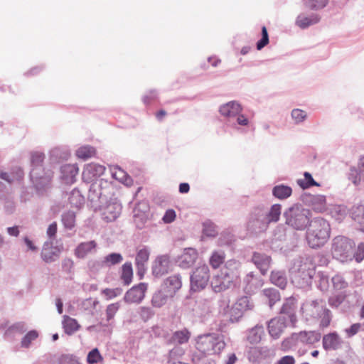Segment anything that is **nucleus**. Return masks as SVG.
<instances>
[{"label":"nucleus","instance_id":"nucleus-10","mask_svg":"<svg viewBox=\"0 0 364 364\" xmlns=\"http://www.w3.org/2000/svg\"><path fill=\"white\" fill-rule=\"evenodd\" d=\"M209 279L210 273L208 265L205 264L199 265L191 274V289L193 291L203 289L207 286Z\"/></svg>","mask_w":364,"mask_h":364},{"label":"nucleus","instance_id":"nucleus-29","mask_svg":"<svg viewBox=\"0 0 364 364\" xmlns=\"http://www.w3.org/2000/svg\"><path fill=\"white\" fill-rule=\"evenodd\" d=\"M170 298H172V296L160 287L159 290L154 293L151 297V306L160 309L167 303Z\"/></svg>","mask_w":364,"mask_h":364},{"label":"nucleus","instance_id":"nucleus-43","mask_svg":"<svg viewBox=\"0 0 364 364\" xmlns=\"http://www.w3.org/2000/svg\"><path fill=\"white\" fill-rule=\"evenodd\" d=\"M263 296L268 299L269 306L272 308L276 302L280 300V294L274 288L264 289L262 291Z\"/></svg>","mask_w":364,"mask_h":364},{"label":"nucleus","instance_id":"nucleus-3","mask_svg":"<svg viewBox=\"0 0 364 364\" xmlns=\"http://www.w3.org/2000/svg\"><path fill=\"white\" fill-rule=\"evenodd\" d=\"M225 346L223 336L216 333L201 334L196 338V348L204 355L220 354Z\"/></svg>","mask_w":364,"mask_h":364},{"label":"nucleus","instance_id":"nucleus-19","mask_svg":"<svg viewBox=\"0 0 364 364\" xmlns=\"http://www.w3.org/2000/svg\"><path fill=\"white\" fill-rule=\"evenodd\" d=\"M169 266V257L167 255H159L153 262L152 273L155 277H161L168 273Z\"/></svg>","mask_w":364,"mask_h":364},{"label":"nucleus","instance_id":"nucleus-55","mask_svg":"<svg viewBox=\"0 0 364 364\" xmlns=\"http://www.w3.org/2000/svg\"><path fill=\"white\" fill-rule=\"evenodd\" d=\"M291 116L295 124H301L307 118L306 112L301 109H294L291 112Z\"/></svg>","mask_w":364,"mask_h":364},{"label":"nucleus","instance_id":"nucleus-54","mask_svg":"<svg viewBox=\"0 0 364 364\" xmlns=\"http://www.w3.org/2000/svg\"><path fill=\"white\" fill-rule=\"evenodd\" d=\"M203 232L205 235L208 237H213L217 233V227L216 225L210 220L205 221L203 224Z\"/></svg>","mask_w":364,"mask_h":364},{"label":"nucleus","instance_id":"nucleus-34","mask_svg":"<svg viewBox=\"0 0 364 364\" xmlns=\"http://www.w3.org/2000/svg\"><path fill=\"white\" fill-rule=\"evenodd\" d=\"M272 192L275 198L279 200H285L291 196L292 188L289 186L279 184L274 186Z\"/></svg>","mask_w":364,"mask_h":364},{"label":"nucleus","instance_id":"nucleus-59","mask_svg":"<svg viewBox=\"0 0 364 364\" xmlns=\"http://www.w3.org/2000/svg\"><path fill=\"white\" fill-rule=\"evenodd\" d=\"M269 43V35L265 26H262V38L257 43V49L258 50H262L264 46H266Z\"/></svg>","mask_w":364,"mask_h":364},{"label":"nucleus","instance_id":"nucleus-48","mask_svg":"<svg viewBox=\"0 0 364 364\" xmlns=\"http://www.w3.org/2000/svg\"><path fill=\"white\" fill-rule=\"evenodd\" d=\"M304 178L301 179H297L296 183L297 184L302 188V189H307L311 186H319L320 185L314 181L313 178L311 174L309 172H304Z\"/></svg>","mask_w":364,"mask_h":364},{"label":"nucleus","instance_id":"nucleus-9","mask_svg":"<svg viewBox=\"0 0 364 364\" xmlns=\"http://www.w3.org/2000/svg\"><path fill=\"white\" fill-rule=\"evenodd\" d=\"M237 277V272H230L226 269L213 277L210 285L215 292H222L230 288Z\"/></svg>","mask_w":364,"mask_h":364},{"label":"nucleus","instance_id":"nucleus-50","mask_svg":"<svg viewBox=\"0 0 364 364\" xmlns=\"http://www.w3.org/2000/svg\"><path fill=\"white\" fill-rule=\"evenodd\" d=\"M190 336V331L187 328H183L181 331H176L173 334L172 339L178 344H183L188 341Z\"/></svg>","mask_w":364,"mask_h":364},{"label":"nucleus","instance_id":"nucleus-12","mask_svg":"<svg viewBox=\"0 0 364 364\" xmlns=\"http://www.w3.org/2000/svg\"><path fill=\"white\" fill-rule=\"evenodd\" d=\"M53 177L51 171H38L37 169L31 170L30 178L37 193L43 194L50 187Z\"/></svg>","mask_w":364,"mask_h":364},{"label":"nucleus","instance_id":"nucleus-47","mask_svg":"<svg viewBox=\"0 0 364 364\" xmlns=\"http://www.w3.org/2000/svg\"><path fill=\"white\" fill-rule=\"evenodd\" d=\"M133 269L131 262H126L122 267L121 279L125 285H129L132 281Z\"/></svg>","mask_w":364,"mask_h":364},{"label":"nucleus","instance_id":"nucleus-32","mask_svg":"<svg viewBox=\"0 0 364 364\" xmlns=\"http://www.w3.org/2000/svg\"><path fill=\"white\" fill-rule=\"evenodd\" d=\"M351 218L364 228V200L355 204L350 210Z\"/></svg>","mask_w":364,"mask_h":364},{"label":"nucleus","instance_id":"nucleus-24","mask_svg":"<svg viewBox=\"0 0 364 364\" xmlns=\"http://www.w3.org/2000/svg\"><path fill=\"white\" fill-rule=\"evenodd\" d=\"M252 261L263 275L267 273L270 267L271 257L266 254L254 252Z\"/></svg>","mask_w":364,"mask_h":364},{"label":"nucleus","instance_id":"nucleus-62","mask_svg":"<svg viewBox=\"0 0 364 364\" xmlns=\"http://www.w3.org/2000/svg\"><path fill=\"white\" fill-rule=\"evenodd\" d=\"M101 359L102 356L97 348H94L90 352H89L87 358V362L90 364L97 363Z\"/></svg>","mask_w":364,"mask_h":364},{"label":"nucleus","instance_id":"nucleus-6","mask_svg":"<svg viewBox=\"0 0 364 364\" xmlns=\"http://www.w3.org/2000/svg\"><path fill=\"white\" fill-rule=\"evenodd\" d=\"M242 107L237 101H230L220 107L219 112L227 119L229 126L247 125L249 121L242 114Z\"/></svg>","mask_w":364,"mask_h":364},{"label":"nucleus","instance_id":"nucleus-4","mask_svg":"<svg viewBox=\"0 0 364 364\" xmlns=\"http://www.w3.org/2000/svg\"><path fill=\"white\" fill-rule=\"evenodd\" d=\"M285 223L296 230H304L311 223V212L300 204H294L284 212Z\"/></svg>","mask_w":364,"mask_h":364},{"label":"nucleus","instance_id":"nucleus-61","mask_svg":"<svg viewBox=\"0 0 364 364\" xmlns=\"http://www.w3.org/2000/svg\"><path fill=\"white\" fill-rule=\"evenodd\" d=\"M58 364H82L78 359L71 355H63L58 360Z\"/></svg>","mask_w":364,"mask_h":364},{"label":"nucleus","instance_id":"nucleus-2","mask_svg":"<svg viewBox=\"0 0 364 364\" xmlns=\"http://www.w3.org/2000/svg\"><path fill=\"white\" fill-rule=\"evenodd\" d=\"M301 310L306 320L320 319V326L322 327H327L330 324L331 312L321 299L306 300L302 304Z\"/></svg>","mask_w":364,"mask_h":364},{"label":"nucleus","instance_id":"nucleus-17","mask_svg":"<svg viewBox=\"0 0 364 364\" xmlns=\"http://www.w3.org/2000/svg\"><path fill=\"white\" fill-rule=\"evenodd\" d=\"M345 342L336 332H331L323 336L322 339L323 348L327 350L341 349Z\"/></svg>","mask_w":364,"mask_h":364},{"label":"nucleus","instance_id":"nucleus-37","mask_svg":"<svg viewBox=\"0 0 364 364\" xmlns=\"http://www.w3.org/2000/svg\"><path fill=\"white\" fill-rule=\"evenodd\" d=\"M329 211L332 218L339 222L342 221L348 213L347 207L344 205H333Z\"/></svg>","mask_w":364,"mask_h":364},{"label":"nucleus","instance_id":"nucleus-33","mask_svg":"<svg viewBox=\"0 0 364 364\" xmlns=\"http://www.w3.org/2000/svg\"><path fill=\"white\" fill-rule=\"evenodd\" d=\"M264 335V329L262 325H256L247 332V339L251 343H258Z\"/></svg>","mask_w":364,"mask_h":364},{"label":"nucleus","instance_id":"nucleus-5","mask_svg":"<svg viewBox=\"0 0 364 364\" xmlns=\"http://www.w3.org/2000/svg\"><path fill=\"white\" fill-rule=\"evenodd\" d=\"M354 247L355 243L351 240L342 235L336 236L332 240V256L341 262L352 261Z\"/></svg>","mask_w":364,"mask_h":364},{"label":"nucleus","instance_id":"nucleus-28","mask_svg":"<svg viewBox=\"0 0 364 364\" xmlns=\"http://www.w3.org/2000/svg\"><path fill=\"white\" fill-rule=\"evenodd\" d=\"M301 344V339L300 337V332L293 333L289 337L284 338L281 344V349L284 351L290 350H295Z\"/></svg>","mask_w":364,"mask_h":364},{"label":"nucleus","instance_id":"nucleus-41","mask_svg":"<svg viewBox=\"0 0 364 364\" xmlns=\"http://www.w3.org/2000/svg\"><path fill=\"white\" fill-rule=\"evenodd\" d=\"M59 257V251L56 248L43 247L41 252V258L47 263L57 260Z\"/></svg>","mask_w":364,"mask_h":364},{"label":"nucleus","instance_id":"nucleus-20","mask_svg":"<svg viewBox=\"0 0 364 364\" xmlns=\"http://www.w3.org/2000/svg\"><path fill=\"white\" fill-rule=\"evenodd\" d=\"M105 171V167L102 165L95 163L87 164L82 171V179L86 182H90L94 178L102 175Z\"/></svg>","mask_w":364,"mask_h":364},{"label":"nucleus","instance_id":"nucleus-53","mask_svg":"<svg viewBox=\"0 0 364 364\" xmlns=\"http://www.w3.org/2000/svg\"><path fill=\"white\" fill-rule=\"evenodd\" d=\"M38 337V333L36 330L28 331L22 338L21 345L23 348H28L32 341H35Z\"/></svg>","mask_w":364,"mask_h":364},{"label":"nucleus","instance_id":"nucleus-44","mask_svg":"<svg viewBox=\"0 0 364 364\" xmlns=\"http://www.w3.org/2000/svg\"><path fill=\"white\" fill-rule=\"evenodd\" d=\"M44 158V154L39 151L33 152L31 157V170L37 169L38 171L43 172L44 168L42 164Z\"/></svg>","mask_w":364,"mask_h":364},{"label":"nucleus","instance_id":"nucleus-15","mask_svg":"<svg viewBox=\"0 0 364 364\" xmlns=\"http://www.w3.org/2000/svg\"><path fill=\"white\" fill-rule=\"evenodd\" d=\"M287 319L284 316H277L267 322V330L272 338L277 340L287 328Z\"/></svg>","mask_w":364,"mask_h":364},{"label":"nucleus","instance_id":"nucleus-35","mask_svg":"<svg viewBox=\"0 0 364 364\" xmlns=\"http://www.w3.org/2000/svg\"><path fill=\"white\" fill-rule=\"evenodd\" d=\"M270 280L272 284L284 289L287 284V278L284 271H272L270 276Z\"/></svg>","mask_w":364,"mask_h":364},{"label":"nucleus","instance_id":"nucleus-63","mask_svg":"<svg viewBox=\"0 0 364 364\" xmlns=\"http://www.w3.org/2000/svg\"><path fill=\"white\" fill-rule=\"evenodd\" d=\"M345 296L342 294H338L331 296L328 299V304L331 307H338L344 301Z\"/></svg>","mask_w":364,"mask_h":364},{"label":"nucleus","instance_id":"nucleus-14","mask_svg":"<svg viewBox=\"0 0 364 364\" xmlns=\"http://www.w3.org/2000/svg\"><path fill=\"white\" fill-rule=\"evenodd\" d=\"M148 284L144 282L139 283L134 285L129 289L124 296V300L126 303H140L145 296V293L147 290Z\"/></svg>","mask_w":364,"mask_h":364},{"label":"nucleus","instance_id":"nucleus-60","mask_svg":"<svg viewBox=\"0 0 364 364\" xmlns=\"http://www.w3.org/2000/svg\"><path fill=\"white\" fill-rule=\"evenodd\" d=\"M119 303H113V304H109L107 306V309H106L107 321H109V320H111L114 318L116 313L119 310Z\"/></svg>","mask_w":364,"mask_h":364},{"label":"nucleus","instance_id":"nucleus-42","mask_svg":"<svg viewBox=\"0 0 364 364\" xmlns=\"http://www.w3.org/2000/svg\"><path fill=\"white\" fill-rule=\"evenodd\" d=\"M123 261V257L120 253L112 252L106 255L102 261V264L107 267L120 264Z\"/></svg>","mask_w":364,"mask_h":364},{"label":"nucleus","instance_id":"nucleus-8","mask_svg":"<svg viewBox=\"0 0 364 364\" xmlns=\"http://www.w3.org/2000/svg\"><path fill=\"white\" fill-rule=\"evenodd\" d=\"M112 188V183L102 178L91 183L89 188L87 198L91 206L95 210L97 209L99 204L107 200Z\"/></svg>","mask_w":364,"mask_h":364},{"label":"nucleus","instance_id":"nucleus-58","mask_svg":"<svg viewBox=\"0 0 364 364\" xmlns=\"http://www.w3.org/2000/svg\"><path fill=\"white\" fill-rule=\"evenodd\" d=\"M332 283L335 289H343L348 287V282L344 279L343 277L336 274L332 277Z\"/></svg>","mask_w":364,"mask_h":364},{"label":"nucleus","instance_id":"nucleus-25","mask_svg":"<svg viewBox=\"0 0 364 364\" xmlns=\"http://www.w3.org/2000/svg\"><path fill=\"white\" fill-rule=\"evenodd\" d=\"M296 308V300L293 297L287 298L284 302L280 314L287 315L291 324L294 325L296 322L295 310Z\"/></svg>","mask_w":364,"mask_h":364},{"label":"nucleus","instance_id":"nucleus-36","mask_svg":"<svg viewBox=\"0 0 364 364\" xmlns=\"http://www.w3.org/2000/svg\"><path fill=\"white\" fill-rule=\"evenodd\" d=\"M62 324L65 333L68 335L73 334L80 328V325L77 323V321L75 318H73L66 315L63 316Z\"/></svg>","mask_w":364,"mask_h":364},{"label":"nucleus","instance_id":"nucleus-18","mask_svg":"<svg viewBox=\"0 0 364 364\" xmlns=\"http://www.w3.org/2000/svg\"><path fill=\"white\" fill-rule=\"evenodd\" d=\"M198 252L194 248H186L178 258V264L182 269H188L196 262Z\"/></svg>","mask_w":364,"mask_h":364},{"label":"nucleus","instance_id":"nucleus-22","mask_svg":"<svg viewBox=\"0 0 364 364\" xmlns=\"http://www.w3.org/2000/svg\"><path fill=\"white\" fill-rule=\"evenodd\" d=\"M97 243L95 240L79 243L74 250V255L78 259H85L88 255L95 253Z\"/></svg>","mask_w":364,"mask_h":364},{"label":"nucleus","instance_id":"nucleus-1","mask_svg":"<svg viewBox=\"0 0 364 364\" xmlns=\"http://www.w3.org/2000/svg\"><path fill=\"white\" fill-rule=\"evenodd\" d=\"M331 228L328 222L323 218H315L309 224L306 232V240L311 248L323 246L329 239Z\"/></svg>","mask_w":364,"mask_h":364},{"label":"nucleus","instance_id":"nucleus-21","mask_svg":"<svg viewBox=\"0 0 364 364\" xmlns=\"http://www.w3.org/2000/svg\"><path fill=\"white\" fill-rule=\"evenodd\" d=\"M181 276L179 274H174L167 277L161 285V288L173 297L176 292L181 289Z\"/></svg>","mask_w":364,"mask_h":364},{"label":"nucleus","instance_id":"nucleus-7","mask_svg":"<svg viewBox=\"0 0 364 364\" xmlns=\"http://www.w3.org/2000/svg\"><path fill=\"white\" fill-rule=\"evenodd\" d=\"M314 274V270L311 263L298 261L291 270V282L297 287L304 288L311 284Z\"/></svg>","mask_w":364,"mask_h":364},{"label":"nucleus","instance_id":"nucleus-39","mask_svg":"<svg viewBox=\"0 0 364 364\" xmlns=\"http://www.w3.org/2000/svg\"><path fill=\"white\" fill-rule=\"evenodd\" d=\"M225 254L223 250H214L210 257L209 263L213 269H217L225 262Z\"/></svg>","mask_w":364,"mask_h":364},{"label":"nucleus","instance_id":"nucleus-64","mask_svg":"<svg viewBox=\"0 0 364 364\" xmlns=\"http://www.w3.org/2000/svg\"><path fill=\"white\" fill-rule=\"evenodd\" d=\"M33 196V193L31 189L28 188H23L20 194L21 203H26L31 200Z\"/></svg>","mask_w":364,"mask_h":364},{"label":"nucleus","instance_id":"nucleus-26","mask_svg":"<svg viewBox=\"0 0 364 364\" xmlns=\"http://www.w3.org/2000/svg\"><path fill=\"white\" fill-rule=\"evenodd\" d=\"M78 171L77 165L65 164L60 168L61 178L65 183H73L75 181Z\"/></svg>","mask_w":364,"mask_h":364},{"label":"nucleus","instance_id":"nucleus-52","mask_svg":"<svg viewBox=\"0 0 364 364\" xmlns=\"http://www.w3.org/2000/svg\"><path fill=\"white\" fill-rule=\"evenodd\" d=\"M1 200H4V209L7 214H11L15 211L16 203L12 196L6 194V188L4 189V196Z\"/></svg>","mask_w":364,"mask_h":364},{"label":"nucleus","instance_id":"nucleus-11","mask_svg":"<svg viewBox=\"0 0 364 364\" xmlns=\"http://www.w3.org/2000/svg\"><path fill=\"white\" fill-rule=\"evenodd\" d=\"M97 209L101 211V216L107 223L114 221L121 214L122 206L116 198H111L105 205L99 204Z\"/></svg>","mask_w":364,"mask_h":364},{"label":"nucleus","instance_id":"nucleus-56","mask_svg":"<svg viewBox=\"0 0 364 364\" xmlns=\"http://www.w3.org/2000/svg\"><path fill=\"white\" fill-rule=\"evenodd\" d=\"M139 315L142 321L146 322L155 314L154 311L149 306H141L139 309Z\"/></svg>","mask_w":364,"mask_h":364},{"label":"nucleus","instance_id":"nucleus-46","mask_svg":"<svg viewBox=\"0 0 364 364\" xmlns=\"http://www.w3.org/2000/svg\"><path fill=\"white\" fill-rule=\"evenodd\" d=\"M96 154V150L90 145L82 146L76 150V156L83 160H87Z\"/></svg>","mask_w":364,"mask_h":364},{"label":"nucleus","instance_id":"nucleus-31","mask_svg":"<svg viewBox=\"0 0 364 364\" xmlns=\"http://www.w3.org/2000/svg\"><path fill=\"white\" fill-rule=\"evenodd\" d=\"M300 337L302 345L314 346L321 340V335L316 331H300Z\"/></svg>","mask_w":364,"mask_h":364},{"label":"nucleus","instance_id":"nucleus-51","mask_svg":"<svg viewBox=\"0 0 364 364\" xmlns=\"http://www.w3.org/2000/svg\"><path fill=\"white\" fill-rule=\"evenodd\" d=\"M329 0H303L305 6L311 10L318 11L325 8Z\"/></svg>","mask_w":364,"mask_h":364},{"label":"nucleus","instance_id":"nucleus-30","mask_svg":"<svg viewBox=\"0 0 364 364\" xmlns=\"http://www.w3.org/2000/svg\"><path fill=\"white\" fill-rule=\"evenodd\" d=\"M309 205L318 213H322L326 210L327 203L323 195H311L309 197Z\"/></svg>","mask_w":364,"mask_h":364},{"label":"nucleus","instance_id":"nucleus-40","mask_svg":"<svg viewBox=\"0 0 364 364\" xmlns=\"http://www.w3.org/2000/svg\"><path fill=\"white\" fill-rule=\"evenodd\" d=\"M69 202L73 207L80 208L85 203V198L82 195L81 192L77 189L74 188L69 195L68 198Z\"/></svg>","mask_w":364,"mask_h":364},{"label":"nucleus","instance_id":"nucleus-38","mask_svg":"<svg viewBox=\"0 0 364 364\" xmlns=\"http://www.w3.org/2000/svg\"><path fill=\"white\" fill-rule=\"evenodd\" d=\"M281 213L282 205L280 204H274L267 212L264 211V215L269 224H270L271 223H277L279 221Z\"/></svg>","mask_w":364,"mask_h":364},{"label":"nucleus","instance_id":"nucleus-45","mask_svg":"<svg viewBox=\"0 0 364 364\" xmlns=\"http://www.w3.org/2000/svg\"><path fill=\"white\" fill-rule=\"evenodd\" d=\"M75 213L73 211L68 210L63 213L61 215V221L64 228L67 230H72L75 225Z\"/></svg>","mask_w":364,"mask_h":364},{"label":"nucleus","instance_id":"nucleus-16","mask_svg":"<svg viewBox=\"0 0 364 364\" xmlns=\"http://www.w3.org/2000/svg\"><path fill=\"white\" fill-rule=\"evenodd\" d=\"M255 304L252 299L247 296H242L238 298L232 308V316L235 318L242 317L247 311H251L254 309Z\"/></svg>","mask_w":364,"mask_h":364},{"label":"nucleus","instance_id":"nucleus-57","mask_svg":"<svg viewBox=\"0 0 364 364\" xmlns=\"http://www.w3.org/2000/svg\"><path fill=\"white\" fill-rule=\"evenodd\" d=\"M348 178L353 182L354 185L358 186L360 182L363 181V178H361L360 168L358 167V170L355 168H351L350 170Z\"/></svg>","mask_w":364,"mask_h":364},{"label":"nucleus","instance_id":"nucleus-27","mask_svg":"<svg viewBox=\"0 0 364 364\" xmlns=\"http://www.w3.org/2000/svg\"><path fill=\"white\" fill-rule=\"evenodd\" d=\"M244 290L247 294L254 293L262 286L261 280L253 272L248 273L243 279Z\"/></svg>","mask_w":364,"mask_h":364},{"label":"nucleus","instance_id":"nucleus-23","mask_svg":"<svg viewBox=\"0 0 364 364\" xmlns=\"http://www.w3.org/2000/svg\"><path fill=\"white\" fill-rule=\"evenodd\" d=\"M321 20L320 15L317 14H300L296 19V25L301 29H305L311 26L318 23Z\"/></svg>","mask_w":364,"mask_h":364},{"label":"nucleus","instance_id":"nucleus-13","mask_svg":"<svg viewBox=\"0 0 364 364\" xmlns=\"http://www.w3.org/2000/svg\"><path fill=\"white\" fill-rule=\"evenodd\" d=\"M269 225L264 215V211L261 209H256L250 215L247 223V228L252 232L259 233L265 231Z\"/></svg>","mask_w":364,"mask_h":364},{"label":"nucleus","instance_id":"nucleus-49","mask_svg":"<svg viewBox=\"0 0 364 364\" xmlns=\"http://www.w3.org/2000/svg\"><path fill=\"white\" fill-rule=\"evenodd\" d=\"M150 255V250L147 247H144L139 250L136 255L135 264L136 265H146Z\"/></svg>","mask_w":364,"mask_h":364}]
</instances>
